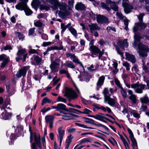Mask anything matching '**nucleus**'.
<instances>
[{
	"label": "nucleus",
	"mask_w": 149,
	"mask_h": 149,
	"mask_svg": "<svg viewBox=\"0 0 149 149\" xmlns=\"http://www.w3.org/2000/svg\"><path fill=\"white\" fill-rule=\"evenodd\" d=\"M47 1L51 3L53 6H52L53 9L56 10L58 7L60 10L58 15L60 17L68 15L72 11L71 9L65 3L61 4L57 0H47Z\"/></svg>",
	"instance_id": "nucleus-1"
},
{
	"label": "nucleus",
	"mask_w": 149,
	"mask_h": 149,
	"mask_svg": "<svg viewBox=\"0 0 149 149\" xmlns=\"http://www.w3.org/2000/svg\"><path fill=\"white\" fill-rule=\"evenodd\" d=\"M141 38V37L135 33L133 47L134 48H135L137 46H138L139 49L138 52L139 55L142 57L146 56L147 55L146 53L148 51V49L147 46H144L140 43V40Z\"/></svg>",
	"instance_id": "nucleus-2"
},
{
	"label": "nucleus",
	"mask_w": 149,
	"mask_h": 149,
	"mask_svg": "<svg viewBox=\"0 0 149 149\" xmlns=\"http://www.w3.org/2000/svg\"><path fill=\"white\" fill-rule=\"evenodd\" d=\"M106 3L107 4L103 2H101L100 3V5L103 8L106 9L108 11H110L111 9L107 6L108 5H109L111 8L113 10L115 11L118 10V7L115 2L110 0H107Z\"/></svg>",
	"instance_id": "nucleus-3"
},
{
	"label": "nucleus",
	"mask_w": 149,
	"mask_h": 149,
	"mask_svg": "<svg viewBox=\"0 0 149 149\" xmlns=\"http://www.w3.org/2000/svg\"><path fill=\"white\" fill-rule=\"evenodd\" d=\"M15 8L19 10H24L26 15L28 16L31 15L33 13L32 11L27 7L26 3H19L15 6Z\"/></svg>",
	"instance_id": "nucleus-4"
},
{
	"label": "nucleus",
	"mask_w": 149,
	"mask_h": 149,
	"mask_svg": "<svg viewBox=\"0 0 149 149\" xmlns=\"http://www.w3.org/2000/svg\"><path fill=\"white\" fill-rule=\"evenodd\" d=\"M146 86L145 85L139 84L138 83L132 84L131 85L132 88L135 89V92L139 93H141L143 92V90L146 87Z\"/></svg>",
	"instance_id": "nucleus-5"
},
{
	"label": "nucleus",
	"mask_w": 149,
	"mask_h": 149,
	"mask_svg": "<svg viewBox=\"0 0 149 149\" xmlns=\"http://www.w3.org/2000/svg\"><path fill=\"white\" fill-rule=\"evenodd\" d=\"M64 95L70 99H74L77 97L76 93L71 89H66Z\"/></svg>",
	"instance_id": "nucleus-6"
},
{
	"label": "nucleus",
	"mask_w": 149,
	"mask_h": 149,
	"mask_svg": "<svg viewBox=\"0 0 149 149\" xmlns=\"http://www.w3.org/2000/svg\"><path fill=\"white\" fill-rule=\"evenodd\" d=\"M25 52L24 49H22L19 50L17 53V57L16 58V60L18 61L19 60L21 59L24 61L26 60L27 54H24Z\"/></svg>",
	"instance_id": "nucleus-7"
},
{
	"label": "nucleus",
	"mask_w": 149,
	"mask_h": 149,
	"mask_svg": "<svg viewBox=\"0 0 149 149\" xmlns=\"http://www.w3.org/2000/svg\"><path fill=\"white\" fill-rule=\"evenodd\" d=\"M96 18L97 21L99 23L108 24L109 22L108 18L104 16L98 15Z\"/></svg>",
	"instance_id": "nucleus-8"
},
{
	"label": "nucleus",
	"mask_w": 149,
	"mask_h": 149,
	"mask_svg": "<svg viewBox=\"0 0 149 149\" xmlns=\"http://www.w3.org/2000/svg\"><path fill=\"white\" fill-rule=\"evenodd\" d=\"M28 69V68L27 66L22 67L17 72L16 74L17 77L18 78H19L22 76H25Z\"/></svg>",
	"instance_id": "nucleus-9"
},
{
	"label": "nucleus",
	"mask_w": 149,
	"mask_h": 149,
	"mask_svg": "<svg viewBox=\"0 0 149 149\" xmlns=\"http://www.w3.org/2000/svg\"><path fill=\"white\" fill-rule=\"evenodd\" d=\"M116 15L120 18L123 19L124 24L125 25V29L126 30H128V26L129 20L126 17H124L123 15L120 13H117Z\"/></svg>",
	"instance_id": "nucleus-10"
},
{
	"label": "nucleus",
	"mask_w": 149,
	"mask_h": 149,
	"mask_svg": "<svg viewBox=\"0 0 149 149\" xmlns=\"http://www.w3.org/2000/svg\"><path fill=\"white\" fill-rule=\"evenodd\" d=\"M54 117L53 115H49L45 117V120L46 123H49V127L52 128L53 127V120Z\"/></svg>",
	"instance_id": "nucleus-11"
},
{
	"label": "nucleus",
	"mask_w": 149,
	"mask_h": 149,
	"mask_svg": "<svg viewBox=\"0 0 149 149\" xmlns=\"http://www.w3.org/2000/svg\"><path fill=\"white\" fill-rule=\"evenodd\" d=\"M63 126H61L58 129V137L60 140V144L61 145L65 134V130L63 129Z\"/></svg>",
	"instance_id": "nucleus-12"
},
{
	"label": "nucleus",
	"mask_w": 149,
	"mask_h": 149,
	"mask_svg": "<svg viewBox=\"0 0 149 149\" xmlns=\"http://www.w3.org/2000/svg\"><path fill=\"white\" fill-rule=\"evenodd\" d=\"M146 24L142 22L139 23H136L135 24V26L133 27V32L135 33L137 31V29L141 28L142 29H144L146 27Z\"/></svg>",
	"instance_id": "nucleus-13"
},
{
	"label": "nucleus",
	"mask_w": 149,
	"mask_h": 149,
	"mask_svg": "<svg viewBox=\"0 0 149 149\" xmlns=\"http://www.w3.org/2000/svg\"><path fill=\"white\" fill-rule=\"evenodd\" d=\"M59 64L55 61H52L50 65V67L53 72H56L58 71Z\"/></svg>",
	"instance_id": "nucleus-14"
},
{
	"label": "nucleus",
	"mask_w": 149,
	"mask_h": 149,
	"mask_svg": "<svg viewBox=\"0 0 149 149\" xmlns=\"http://www.w3.org/2000/svg\"><path fill=\"white\" fill-rule=\"evenodd\" d=\"M35 141L38 147L40 148H42V146L40 143V136L39 133H34L33 134Z\"/></svg>",
	"instance_id": "nucleus-15"
},
{
	"label": "nucleus",
	"mask_w": 149,
	"mask_h": 149,
	"mask_svg": "<svg viewBox=\"0 0 149 149\" xmlns=\"http://www.w3.org/2000/svg\"><path fill=\"white\" fill-rule=\"evenodd\" d=\"M102 115L103 114H101L100 115L97 114L95 116L90 115L88 116L90 117H93L96 119L101 120L103 122H105V120H106L110 121V120L108 118L106 117L105 116H102Z\"/></svg>",
	"instance_id": "nucleus-16"
},
{
	"label": "nucleus",
	"mask_w": 149,
	"mask_h": 149,
	"mask_svg": "<svg viewBox=\"0 0 149 149\" xmlns=\"http://www.w3.org/2000/svg\"><path fill=\"white\" fill-rule=\"evenodd\" d=\"M104 102L105 103L107 102L110 106L114 107L115 106L116 101L115 99L111 98L109 97L104 99Z\"/></svg>",
	"instance_id": "nucleus-17"
},
{
	"label": "nucleus",
	"mask_w": 149,
	"mask_h": 149,
	"mask_svg": "<svg viewBox=\"0 0 149 149\" xmlns=\"http://www.w3.org/2000/svg\"><path fill=\"white\" fill-rule=\"evenodd\" d=\"M123 6L124 8V11L126 14H128L130 12V10L132 9L133 7L130 4L126 3H123Z\"/></svg>",
	"instance_id": "nucleus-18"
},
{
	"label": "nucleus",
	"mask_w": 149,
	"mask_h": 149,
	"mask_svg": "<svg viewBox=\"0 0 149 149\" xmlns=\"http://www.w3.org/2000/svg\"><path fill=\"white\" fill-rule=\"evenodd\" d=\"M3 61V63L1 66V68H3L8 62V60L6 56L4 54L1 55L0 56V61Z\"/></svg>",
	"instance_id": "nucleus-19"
},
{
	"label": "nucleus",
	"mask_w": 149,
	"mask_h": 149,
	"mask_svg": "<svg viewBox=\"0 0 149 149\" xmlns=\"http://www.w3.org/2000/svg\"><path fill=\"white\" fill-rule=\"evenodd\" d=\"M126 59L132 63H135L136 61L135 56L127 52H125Z\"/></svg>",
	"instance_id": "nucleus-20"
},
{
	"label": "nucleus",
	"mask_w": 149,
	"mask_h": 149,
	"mask_svg": "<svg viewBox=\"0 0 149 149\" xmlns=\"http://www.w3.org/2000/svg\"><path fill=\"white\" fill-rule=\"evenodd\" d=\"M117 43L118 45L123 49H124L125 47H127L128 46L127 39L124 40L123 41L120 40Z\"/></svg>",
	"instance_id": "nucleus-21"
},
{
	"label": "nucleus",
	"mask_w": 149,
	"mask_h": 149,
	"mask_svg": "<svg viewBox=\"0 0 149 149\" xmlns=\"http://www.w3.org/2000/svg\"><path fill=\"white\" fill-rule=\"evenodd\" d=\"M11 114L7 112L6 110H4V112L1 114V118L4 120H6L10 119L11 116Z\"/></svg>",
	"instance_id": "nucleus-22"
},
{
	"label": "nucleus",
	"mask_w": 149,
	"mask_h": 149,
	"mask_svg": "<svg viewBox=\"0 0 149 149\" xmlns=\"http://www.w3.org/2000/svg\"><path fill=\"white\" fill-rule=\"evenodd\" d=\"M88 26L90 27V31L91 33H93L95 30H99L100 28L96 24H89Z\"/></svg>",
	"instance_id": "nucleus-23"
},
{
	"label": "nucleus",
	"mask_w": 149,
	"mask_h": 149,
	"mask_svg": "<svg viewBox=\"0 0 149 149\" xmlns=\"http://www.w3.org/2000/svg\"><path fill=\"white\" fill-rule=\"evenodd\" d=\"M104 79L105 77L104 76H101L99 78L97 83V86L100 87L103 84Z\"/></svg>",
	"instance_id": "nucleus-24"
},
{
	"label": "nucleus",
	"mask_w": 149,
	"mask_h": 149,
	"mask_svg": "<svg viewBox=\"0 0 149 149\" xmlns=\"http://www.w3.org/2000/svg\"><path fill=\"white\" fill-rule=\"evenodd\" d=\"M58 109L57 110L59 111L61 110H64L68 112V109L65 108V106L62 104H57Z\"/></svg>",
	"instance_id": "nucleus-25"
},
{
	"label": "nucleus",
	"mask_w": 149,
	"mask_h": 149,
	"mask_svg": "<svg viewBox=\"0 0 149 149\" xmlns=\"http://www.w3.org/2000/svg\"><path fill=\"white\" fill-rule=\"evenodd\" d=\"M76 9L78 10H83L85 9V6L81 2L78 3L75 6Z\"/></svg>",
	"instance_id": "nucleus-26"
},
{
	"label": "nucleus",
	"mask_w": 149,
	"mask_h": 149,
	"mask_svg": "<svg viewBox=\"0 0 149 149\" xmlns=\"http://www.w3.org/2000/svg\"><path fill=\"white\" fill-rule=\"evenodd\" d=\"M89 50L92 53H98L100 51L99 48L95 46L90 48Z\"/></svg>",
	"instance_id": "nucleus-27"
},
{
	"label": "nucleus",
	"mask_w": 149,
	"mask_h": 149,
	"mask_svg": "<svg viewBox=\"0 0 149 149\" xmlns=\"http://www.w3.org/2000/svg\"><path fill=\"white\" fill-rule=\"evenodd\" d=\"M141 102L143 104H146L149 102L148 97L146 96L140 98Z\"/></svg>",
	"instance_id": "nucleus-28"
},
{
	"label": "nucleus",
	"mask_w": 149,
	"mask_h": 149,
	"mask_svg": "<svg viewBox=\"0 0 149 149\" xmlns=\"http://www.w3.org/2000/svg\"><path fill=\"white\" fill-rule=\"evenodd\" d=\"M34 60L37 64H39L42 63V59L37 56H34Z\"/></svg>",
	"instance_id": "nucleus-29"
},
{
	"label": "nucleus",
	"mask_w": 149,
	"mask_h": 149,
	"mask_svg": "<svg viewBox=\"0 0 149 149\" xmlns=\"http://www.w3.org/2000/svg\"><path fill=\"white\" fill-rule=\"evenodd\" d=\"M69 30L71 33L74 36H76L77 35L76 30L72 27L71 26L69 28Z\"/></svg>",
	"instance_id": "nucleus-30"
},
{
	"label": "nucleus",
	"mask_w": 149,
	"mask_h": 149,
	"mask_svg": "<svg viewBox=\"0 0 149 149\" xmlns=\"http://www.w3.org/2000/svg\"><path fill=\"white\" fill-rule=\"evenodd\" d=\"M93 140L89 138H86L82 139L81 141L80 144L84 143L86 142H91Z\"/></svg>",
	"instance_id": "nucleus-31"
},
{
	"label": "nucleus",
	"mask_w": 149,
	"mask_h": 149,
	"mask_svg": "<svg viewBox=\"0 0 149 149\" xmlns=\"http://www.w3.org/2000/svg\"><path fill=\"white\" fill-rule=\"evenodd\" d=\"M9 104V102L8 101V100H6L4 101L3 107H0V108L1 111L3 110L4 111V110H5V108L7 107V105Z\"/></svg>",
	"instance_id": "nucleus-32"
},
{
	"label": "nucleus",
	"mask_w": 149,
	"mask_h": 149,
	"mask_svg": "<svg viewBox=\"0 0 149 149\" xmlns=\"http://www.w3.org/2000/svg\"><path fill=\"white\" fill-rule=\"evenodd\" d=\"M83 119L84 120V122L87 123L93 124L94 123V121L92 119L84 117Z\"/></svg>",
	"instance_id": "nucleus-33"
},
{
	"label": "nucleus",
	"mask_w": 149,
	"mask_h": 149,
	"mask_svg": "<svg viewBox=\"0 0 149 149\" xmlns=\"http://www.w3.org/2000/svg\"><path fill=\"white\" fill-rule=\"evenodd\" d=\"M103 93L104 95V99L110 97L109 95V92L107 88H105L104 90Z\"/></svg>",
	"instance_id": "nucleus-34"
},
{
	"label": "nucleus",
	"mask_w": 149,
	"mask_h": 149,
	"mask_svg": "<svg viewBox=\"0 0 149 149\" xmlns=\"http://www.w3.org/2000/svg\"><path fill=\"white\" fill-rule=\"evenodd\" d=\"M64 65L71 68H75V66L74 65L73 63L71 61L66 62V63L64 64Z\"/></svg>",
	"instance_id": "nucleus-35"
},
{
	"label": "nucleus",
	"mask_w": 149,
	"mask_h": 149,
	"mask_svg": "<svg viewBox=\"0 0 149 149\" xmlns=\"http://www.w3.org/2000/svg\"><path fill=\"white\" fill-rule=\"evenodd\" d=\"M120 89V91L123 97L125 98H126L127 95L126 91L123 87H121Z\"/></svg>",
	"instance_id": "nucleus-36"
},
{
	"label": "nucleus",
	"mask_w": 149,
	"mask_h": 149,
	"mask_svg": "<svg viewBox=\"0 0 149 149\" xmlns=\"http://www.w3.org/2000/svg\"><path fill=\"white\" fill-rule=\"evenodd\" d=\"M131 115L136 118L139 119L140 118V115L138 113L136 112L135 111H132L131 113Z\"/></svg>",
	"instance_id": "nucleus-37"
},
{
	"label": "nucleus",
	"mask_w": 149,
	"mask_h": 149,
	"mask_svg": "<svg viewBox=\"0 0 149 149\" xmlns=\"http://www.w3.org/2000/svg\"><path fill=\"white\" fill-rule=\"evenodd\" d=\"M51 102V100L48 99L47 97H45L42 100V105H43L46 103H49Z\"/></svg>",
	"instance_id": "nucleus-38"
},
{
	"label": "nucleus",
	"mask_w": 149,
	"mask_h": 149,
	"mask_svg": "<svg viewBox=\"0 0 149 149\" xmlns=\"http://www.w3.org/2000/svg\"><path fill=\"white\" fill-rule=\"evenodd\" d=\"M129 99L134 103H135L136 102V96L135 95H131L129 97Z\"/></svg>",
	"instance_id": "nucleus-39"
},
{
	"label": "nucleus",
	"mask_w": 149,
	"mask_h": 149,
	"mask_svg": "<svg viewBox=\"0 0 149 149\" xmlns=\"http://www.w3.org/2000/svg\"><path fill=\"white\" fill-rule=\"evenodd\" d=\"M40 3V2L39 0H33L32 2L33 5L37 6H38Z\"/></svg>",
	"instance_id": "nucleus-40"
},
{
	"label": "nucleus",
	"mask_w": 149,
	"mask_h": 149,
	"mask_svg": "<svg viewBox=\"0 0 149 149\" xmlns=\"http://www.w3.org/2000/svg\"><path fill=\"white\" fill-rule=\"evenodd\" d=\"M123 65L126 68V70H130V65L129 63L127 62H124L123 63Z\"/></svg>",
	"instance_id": "nucleus-41"
},
{
	"label": "nucleus",
	"mask_w": 149,
	"mask_h": 149,
	"mask_svg": "<svg viewBox=\"0 0 149 149\" xmlns=\"http://www.w3.org/2000/svg\"><path fill=\"white\" fill-rule=\"evenodd\" d=\"M57 101L65 103L66 102V100L65 99L60 96L58 97L57 98Z\"/></svg>",
	"instance_id": "nucleus-42"
},
{
	"label": "nucleus",
	"mask_w": 149,
	"mask_h": 149,
	"mask_svg": "<svg viewBox=\"0 0 149 149\" xmlns=\"http://www.w3.org/2000/svg\"><path fill=\"white\" fill-rule=\"evenodd\" d=\"M131 141L132 142V146L133 147H134V146H135V145L137 146V142H136V140L135 139V138L134 137V136L130 138Z\"/></svg>",
	"instance_id": "nucleus-43"
},
{
	"label": "nucleus",
	"mask_w": 149,
	"mask_h": 149,
	"mask_svg": "<svg viewBox=\"0 0 149 149\" xmlns=\"http://www.w3.org/2000/svg\"><path fill=\"white\" fill-rule=\"evenodd\" d=\"M72 61L74 62H75L76 63L80 64L81 66H82V67H83L82 64L79 61L78 59L75 56L72 59Z\"/></svg>",
	"instance_id": "nucleus-44"
},
{
	"label": "nucleus",
	"mask_w": 149,
	"mask_h": 149,
	"mask_svg": "<svg viewBox=\"0 0 149 149\" xmlns=\"http://www.w3.org/2000/svg\"><path fill=\"white\" fill-rule=\"evenodd\" d=\"M68 112H72L74 113H76V112H78L79 113H81V112L80 111H79L78 110L75 109H73L72 108H70L68 109Z\"/></svg>",
	"instance_id": "nucleus-45"
},
{
	"label": "nucleus",
	"mask_w": 149,
	"mask_h": 149,
	"mask_svg": "<svg viewBox=\"0 0 149 149\" xmlns=\"http://www.w3.org/2000/svg\"><path fill=\"white\" fill-rule=\"evenodd\" d=\"M115 82L116 85L118 86L120 88L122 87L120 85V81L117 79H115Z\"/></svg>",
	"instance_id": "nucleus-46"
},
{
	"label": "nucleus",
	"mask_w": 149,
	"mask_h": 149,
	"mask_svg": "<svg viewBox=\"0 0 149 149\" xmlns=\"http://www.w3.org/2000/svg\"><path fill=\"white\" fill-rule=\"evenodd\" d=\"M75 131V129L73 128H70L68 129L67 130V131L68 132L70 133L74 132Z\"/></svg>",
	"instance_id": "nucleus-47"
},
{
	"label": "nucleus",
	"mask_w": 149,
	"mask_h": 149,
	"mask_svg": "<svg viewBox=\"0 0 149 149\" xmlns=\"http://www.w3.org/2000/svg\"><path fill=\"white\" fill-rule=\"evenodd\" d=\"M76 124L79 126L83 127L85 128H89L93 129V128L91 127H87L86 125L79 123H76Z\"/></svg>",
	"instance_id": "nucleus-48"
},
{
	"label": "nucleus",
	"mask_w": 149,
	"mask_h": 149,
	"mask_svg": "<svg viewBox=\"0 0 149 149\" xmlns=\"http://www.w3.org/2000/svg\"><path fill=\"white\" fill-rule=\"evenodd\" d=\"M34 25L36 26L40 27L42 25V23L40 21H38L35 22Z\"/></svg>",
	"instance_id": "nucleus-49"
},
{
	"label": "nucleus",
	"mask_w": 149,
	"mask_h": 149,
	"mask_svg": "<svg viewBox=\"0 0 149 149\" xmlns=\"http://www.w3.org/2000/svg\"><path fill=\"white\" fill-rule=\"evenodd\" d=\"M91 112V111L90 110L87 109H85L84 110V111L82 112H81V113H84L85 114H88L90 113Z\"/></svg>",
	"instance_id": "nucleus-50"
},
{
	"label": "nucleus",
	"mask_w": 149,
	"mask_h": 149,
	"mask_svg": "<svg viewBox=\"0 0 149 149\" xmlns=\"http://www.w3.org/2000/svg\"><path fill=\"white\" fill-rule=\"evenodd\" d=\"M61 28L62 29L61 32L63 33L66 29V27L64 24L62 23L61 25Z\"/></svg>",
	"instance_id": "nucleus-51"
},
{
	"label": "nucleus",
	"mask_w": 149,
	"mask_h": 149,
	"mask_svg": "<svg viewBox=\"0 0 149 149\" xmlns=\"http://www.w3.org/2000/svg\"><path fill=\"white\" fill-rule=\"evenodd\" d=\"M62 118L63 119L66 120H70L71 119V117L68 116L64 115L62 116Z\"/></svg>",
	"instance_id": "nucleus-52"
},
{
	"label": "nucleus",
	"mask_w": 149,
	"mask_h": 149,
	"mask_svg": "<svg viewBox=\"0 0 149 149\" xmlns=\"http://www.w3.org/2000/svg\"><path fill=\"white\" fill-rule=\"evenodd\" d=\"M116 49L118 53L122 57H123V52H121L120 50L119 49H118L117 47L116 46Z\"/></svg>",
	"instance_id": "nucleus-53"
},
{
	"label": "nucleus",
	"mask_w": 149,
	"mask_h": 149,
	"mask_svg": "<svg viewBox=\"0 0 149 149\" xmlns=\"http://www.w3.org/2000/svg\"><path fill=\"white\" fill-rule=\"evenodd\" d=\"M52 49H54V47H51L49 48L45 52H44L43 54L44 55H46L49 51Z\"/></svg>",
	"instance_id": "nucleus-54"
},
{
	"label": "nucleus",
	"mask_w": 149,
	"mask_h": 149,
	"mask_svg": "<svg viewBox=\"0 0 149 149\" xmlns=\"http://www.w3.org/2000/svg\"><path fill=\"white\" fill-rule=\"evenodd\" d=\"M85 43V41L83 40H81L80 41V44L81 45V47H83L82 49H81L80 50L81 51L84 49V48Z\"/></svg>",
	"instance_id": "nucleus-55"
},
{
	"label": "nucleus",
	"mask_w": 149,
	"mask_h": 149,
	"mask_svg": "<svg viewBox=\"0 0 149 149\" xmlns=\"http://www.w3.org/2000/svg\"><path fill=\"white\" fill-rule=\"evenodd\" d=\"M35 28L30 29L29 31V35H31L34 32Z\"/></svg>",
	"instance_id": "nucleus-56"
},
{
	"label": "nucleus",
	"mask_w": 149,
	"mask_h": 149,
	"mask_svg": "<svg viewBox=\"0 0 149 149\" xmlns=\"http://www.w3.org/2000/svg\"><path fill=\"white\" fill-rule=\"evenodd\" d=\"M94 67L93 65H91L90 67L87 68L90 71H93L95 70V69H93Z\"/></svg>",
	"instance_id": "nucleus-57"
},
{
	"label": "nucleus",
	"mask_w": 149,
	"mask_h": 149,
	"mask_svg": "<svg viewBox=\"0 0 149 149\" xmlns=\"http://www.w3.org/2000/svg\"><path fill=\"white\" fill-rule=\"evenodd\" d=\"M144 15V14L143 13L140 14L138 16V18L140 21H141L142 20L143 17Z\"/></svg>",
	"instance_id": "nucleus-58"
},
{
	"label": "nucleus",
	"mask_w": 149,
	"mask_h": 149,
	"mask_svg": "<svg viewBox=\"0 0 149 149\" xmlns=\"http://www.w3.org/2000/svg\"><path fill=\"white\" fill-rule=\"evenodd\" d=\"M52 43L51 42H44L42 44V45L44 47L50 45Z\"/></svg>",
	"instance_id": "nucleus-59"
},
{
	"label": "nucleus",
	"mask_w": 149,
	"mask_h": 149,
	"mask_svg": "<svg viewBox=\"0 0 149 149\" xmlns=\"http://www.w3.org/2000/svg\"><path fill=\"white\" fill-rule=\"evenodd\" d=\"M66 70L64 69H62L60 70L59 73L61 74H66V73L68 72Z\"/></svg>",
	"instance_id": "nucleus-60"
},
{
	"label": "nucleus",
	"mask_w": 149,
	"mask_h": 149,
	"mask_svg": "<svg viewBox=\"0 0 149 149\" xmlns=\"http://www.w3.org/2000/svg\"><path fill=\"white\" fill-rule=\"evenodd\" d=\"M41 8L42 10H48L50 9L49 7L47 6H42Z\"/></svg>",
	"instance_id": "nucleus-61"
},
{
	"label": "nucleus",
	"mask_w": 149,
	"mask_h": 149,
	"mask_svg": "<svg viewBox=\"0 0 149 149\" xmlns=\"http://www.w3.org/2000/svg\"><path fill=\"white\" fill-rule=\"evenodd\" d=\"M128 131L130 134V138L134 136L133 133L131 130L129 128L128 129Z\"/></svg>",
	"instance_id": "nucleus-62"
},
{
	"label": "nucleus",
	"mask_w": 149,
	"mask_h": 149,
	"mask_svg": "<svg viewBox=\"0 0 149 149\" xmlns=\"http://www.w3.org/2000/svg\"><path fill=\"white\" fill-rule=\"evenodd\" d=\"M109 141L113 145H114L116 144L115 141L113 138L111 139H109Z\"/></svg>",
	"instance_id": "nucleus-63"
},
{
	"label": "nucleus",
	"mask_w": 149,
	"mask_h": 149,
	"mask_svg": "<svg viewBox=\"0 0 149 149\" xmlns=\"http://www.w3.org/2000/svg\"><path fill=\"white\" fill-rule=\"evenodd\" d=\"M29 53L33 54L36 53V50L33 49H31L29 51Z\"/></svg>",
	"instance_id": "nucleus-64"
}]
</instances>
